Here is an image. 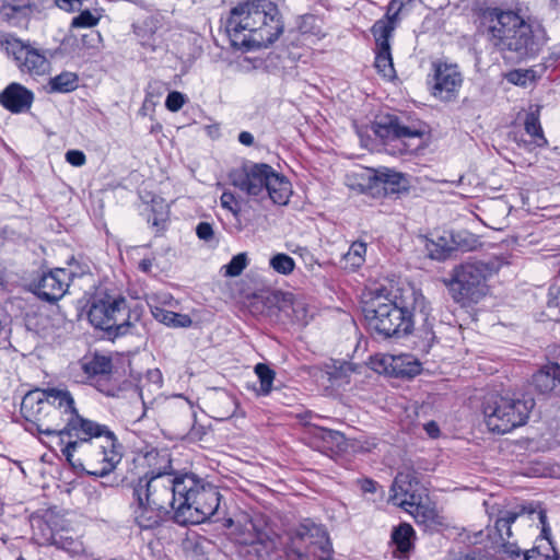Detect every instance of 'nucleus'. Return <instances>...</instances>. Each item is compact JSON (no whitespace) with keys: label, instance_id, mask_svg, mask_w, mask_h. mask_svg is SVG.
<instances>
[{"label":"nucleus","instance_id":"f257e3e1","mask_svg":"<svg viewBox=\"0 0 560 560\" xmlns=\"http://www.w3.org/2000/svg\"><path fill=\"white\" fill-rule=\"evenodd\" d=\"M47 409L37 433L56 440L73 467L105 477L120 463L124 447L116 434L106 424L79 415L72 395L69 407L56 401L47 405Z\"/></svg>","mask_w":560,"mask_h":560},{"label":"nucleus","instance_id":"f03ea898","mask_svg":"<svg viewBox=\"0 0 560 560\" xmlns=\"http://www.w3.org/2000/svg\"><path fill=\"white\" fill-rule=\"evenodd\" d=\"M144 460L148 470L129 482V508L133 522L141 529H154L166 521V508L174 499L172 490L179 480V471L173 469L166 450L153 448L145 453Z\"/></svg>","mask_w":560,"mask_h":560},{"label":"nucleus","instance_id":"7ed1b4c3","mask_svg":"<svg viewBox=\"0 0 560 560\" xmlns=\"http://www.w3.org/2000/svg\"><path fill=\"white\" fill-rule=\"evenodd\" d=\"M225 31L234 48L252 51L278 40L284 31V23L273 1L246 0L231 9Z\"/></svg>","mask_w":560,"mask_h":560},{"label":"nucleus","instance_id":"20e7f679","mask_svg":"<svg viewBox=\"0 0 560 560\" xmlns=\"http://www.w3.org/2000/svg\"><path fill=\"white\" fill-rule=\"evenodd\" d=\"M428 308L427 299L415 288H409L399 298L377 290L364 303L363 314L366 327L374 336L399 339L412 332L417 312L428 319Z\"/></svg>","mask_w":560,"mask_h":560},{"label":"nucleus","instance_id":"39448f33","mask_svg":"<svg viewBox=\"0 0 560 560\" xmlns=\"http://www.w3.org/2000/svg\"><path fill=\"white\" fill-rule=\"evenodd\" d=\"M483 20L489 42L505 60L521 62L533 58L545 43L541 31H535L515 11L490 8Z\"/></svg>","mask_w":560,"mask_h":560},{"label":"nucleus","instance_id":"423d86ee","mask_svg":"<svg viewBox=\"0 0 560 560\" xmlns=\"http://www.w3.org/2000/svg\"><path fill=\"white\" fill-rule=\"evenodd\" d=\"M172 495L174 499L166 508V518L173 511L174 520L182 525L209 521L220 508L219 489L191 471L179 474V480L175 483Z\"/></svg>","mask_w":560,"mask_h":560},{"label":"nucleus","instance_id":"0eeeda50","mask_svg":"<svg viewBox=\"0 0 560 560\" xmlns=\"http://www.w3.org/2000/svg\"><path fill=\"white\" fill-rule=\"evenodd\" d=\"M229 178L236 189L260 202L270 199L275 205L284 206L292 195L290 180L266 163L244 164L233 170Z\"/></svg>","mask_w":560,"mask_h":560},{"label":"nucleus","instance_id":"6e6552de","mask_svg":"<svg viewBox=\"0 0 560 560\" xmlns=\"http://www.w3.org/2000/svg\"><path fill=\"white\" fill-rule=\"evenodd\" d=\"M142 315V305L130 306L126 298L108 293L95 294L88 312L90 323L114 338L139 334Z\"/></svg>","mask_w":560,"mask_h":560},{"label":"nucleus","instance_id":"1a4fd4ad","mask_svg":"<svg viewBox=\"0 0 560 560\" xmlns=\"http://www.w3.org/2000/svg\"><path fill=\"white\" fill-rule=\"evenodd\" d=\"M233 536L238 545L247 546L248 553H254L259 560L271 558L284 548L283 537L262 514L244 515L233 522Z\"/></svg>","mask_w":560,"mask_h":560},{"label":"nucleus","instance_id":"9d476101","mask_svg":"<svg viewBox=\"0 0 560 560\" xmlns=\"http://www.w3.org/2000/svg\"><path fill=\"white\" fill-rule=\"evenodd\" d=\"M534 406L529 395L491 396L483 404L486 425L493 433H509L527 423Z\"/></svg>","mask_w":560,"mask_h":560},{"label":"nucleus","instance_id":"9b49d317","mask_svg":"<svg viewBox=\"0 0 560 560\" xmlns=\"http://www.w3.org/2000/svg\"><path fill=\"white\" fill-rule=\"evenodd\" d=\"M491 268L482 261H466L455 266L448 278L443 279L452 300L467 306L478 303L488 292Z\"/></svg>","mask_w":560,"mask_h":560},{"label":"nucleus","instance_id":"f8f14e48","mask_svg":"<svg viewBox=\"0 0 560 560\" xmlns=\"http://www.w3.org/2000/svg\"><path fill=\"white\" fill-rule=\"evenodd\" d=\"M287 560H331V545L322 525L301 524L287 548Z\"/></svg>","mask_w":560,"mask_h":560},{"label":"nucleus","instance_id":"ddd939ff","mask_svg":"<svg viewBox=\"0 0 560 560\" xmlns=\"http://www.w3.org/2000/svg\"><path fill=\"white\" fill-rule=\"evenodd\" d=\"M1 48L12 57L19 70L32 77H42L50 71V55L47 49L38 47L28 40L24 42L13 35L1 39Z\"/></svg>","mask_w":560,"mask_h":560},{"label":"nucleus","instance_id":"4468645a","mask_svg":"<svg viewBox=\"0 0 560 560\" xmlns=\"http://www.w3.org/2000/svg\"><path fill=\"white\" fill-rule=\"evenodd\" d=\"M62 404L69 407L71 402V393L63 388H35L26 393L21 402V415L26 421V431L32 434L37 433L38 423H42L45 416L47 405Z\"/></svg>","mask_w":560,"mask_h":560},{"label":"nucleus","instance_id":"2eb2a0df","mask_svg":"<svg viewBox=\"0 0 560 560\" xmlns=\"http://www.w3.org/2000/svg\"><path fill=\"white\" fill-rule=\"evenodd\" d=\"M431 94L442 101L451 102L458 96L463 85V74L455 63L435 61L432 63V77L429 80Z\"/></svg>","mask_w":560,"mask_h":560},{"label":"nucleus","instance_id":"dca6fc26","mask_svg":"<svg viewBox=\"0 0 560 560\" xmlns=\"http://www.w3.org/2000/svg\"><path fill=\"white\" fill-rule=\"evenodd\" d=\"M373 131L383 140H421L425 133L420 124L406 125L398 116L384 115L377 118L372 126Z\"/></svg>","mask_w":560,"mask_h":560},{"label":"nucleus","instance_id":"f3484780","mask_svg":"<svg viewBox=\"0 0 560 560\" xmlns=\"http://www.w3.org/2000/svg\"><path fill=\"white\" fill-rule=\"evenodd\" d=\"M389 502L412 513L420 508L419 482L410 472H398L390 487Z\"/></svg>","mask_w":560,"mask_h":560},{"label":"nucleus","instance_id":"a211bd4d","mask_svg":"<svg viewBox=\"0 0 560 560\" xmlns=\"http://www.w3.org/2000/svg\"><path fill=\"white\" fill-rule=\"evenodd\" d=\"M73 272L66 268H56L44 273L34 284L33 292L43 301L54 303L67 292Z\"/></svg>","mask_w":560,"mask_h":560},{"label":"nucleus","instance_id":"6ab92c4d","mask_svg":"<svg viewBox=\"0 0 560 560\" xmlns=\"http://www.w3.org/2000/svg\"><path fill=\"white\" fill-rule=\"evenodd\" d=\"M266 304L270 307H276L278 311L289 314V308L292 311V316L298 323H306L308 311L302 300L294 299L291 293L275 291L265 296Z\"/></svg>","mask_w":560,"mask_h":560},{"label":"nucleus","instance_id":"aec40b11","mask_svg":"<svg viewBox=\"0 0 560 560\" xmlns=\"http://www.w3.org/2000/svg\"><path fill=\"white\" fill-rule=\"evenodd\" d=\"M33 98L32 91L15 82L0 93V104L11 113L27 110L32 106Z\"/></svg>","mask_w":560,"mask_h":560},{"label":"nucleus","instance_id":"412c9836","mask_svg":"<svg viewBox=\"0 0 560 560\" xmlns=\"http://www.w3.org/2000/svg\"><path fill=\"white\" fill-rule=\"evenodd\" d=\"M533 385L540 394L560 395V364L548 363L533 375Z\"/></svg>","mask_w":560,"mask_h":560},{"label":"nucleus","instance_id":"4be33fe9","mask_svg":"<svg viewBox=\"0 0 560 560\" xmlns=\"http://www.w3.org/2000/svg\"><path fill=\"white\" fill-rule=\"evenodd\" d=\"M394 553L399 558H408L415 548L416 532L408 523H400L395 526L390 535Z\"/></svg>","mask_w":560,"mask_h":560},{"label":"nucleus","instance_id":"5701e85b","mask_svg":"<svg viewBox=\"0 0 560 560\" xmlns=\"http://www.w3.org/2000/svg\"><path fill=\"white\" fill-rule=\"evenodd\" d=\"M33 13L30 0L8 2L2 4L0 14L8 23L18 27H26Z\"/></svg>","mask_w":560,"mask_h":560},{"label":"nucleus","instance_id":"b1692460","mask_svg":"<svg viewBox=\"0 0 560 560\" xmlns=\"http://www.w3.org/2000/svg\"><path fill=\"white\" fill-rule=\"evenodd\" d=\"M80 369L84 373L81 382H92L95 378H102L112 372V360L104 355L84 357L80 363Z\"/></svg>","mask_w":560,"mask_h":560},{"label":"nucleus","instance_id":"393cba45","mask_svg":"<svg viewBox=\"0 0 560 560\" xmlns=\"http://www.w3.org/2000/svg\"><path fill=\"white\" fill-rule=\"evenodd\" d=\"M79 86V75L74 72L62 71L49 79L47 90L49 93H70Z\"/></svg>","mask_w":560,"mask_h":560},{"label":"nucleus","instance_id":"a878e982","mask_svg":"<svg viewBox=\"0 0 560 560\" xmlns=\"http://www.w3.org/2000/svg\"><path fill=\"white\" fill-rule=\"evenodd\" d=\"M397 26L393 22L377 20L371 27V33L375 40V48H390V38Z\"/></svg>","mask_w":560,"mask_h":560},{"label":"nucleus","instance_id":"bb28decb","mask_svg":"<svg viewBox=\"0 0 560 560\" xmlns=\"http://www.w3.org/2000/svg\"><path fill=\"white\" fill-rule=\"evenodd\" d=\"M393 373L397 376L412 377L421 372V365L418 361L407 355L392 357Z\"/></svg>","mask_w":560,"mask_h":560},{"label":"nucleus","instance_id":"cd10ccee","mask_svg":"<svg viewBox=\"0 0 560 560\" xmlns=\"http://www.w3.org/2000/svg\"><path fill=\"white\" fill-rule=\"evenodd\" d=\"M152 315L160 323L172 327H188L192 323L188 315L178 314L162 307H154L152 310Z\"/></svg>","mask_w":560,"mask_h":560},{"label":"nucleus","instance_id":"c85d7f7f","mask_svg":"<svg viewBox=\"0 0 560 560\" xmlns=\"http://www.w3.org/2000/svg\"><path fill=\"white\" fill-rule=\"evenodd\" d=\"M374 66L383 78L392 80L396 77L390 48H375Z\"/></svg>","mask_w":560,"mask_h":560},{"label":"nucleus","instance_id":"c756f323","mask_svg":"<svg viewBox=\"0 0 560 560\" xmlns=\"http://www.w3.org/2000/svg\"><path fill=\"white\" fill-rule=\"evenodd\" d=\"M524 128L525 131L532 137V142L536 147L544 148L548 144V141L544 136V131L537 113L530 112L526 115Z\"/></svg>","mask_w":560,"mask_h":560},{"label":"nucleus","instance_id":"7c9ffc66","mask_svg":"<svg viewBox=\"0 0 560 560\" xmlns=\"http://www.w3.org/2000/svg\"><path fill=\"white\" fill-rule=\"evenodd\" d=\"M425 247L429 256L435 260H445L454 250L453 244L444 236H439L436 240H428Z\"/></svg>","mask_w":560,"mask_h":560},{"label":"nucleus","instance_id":"2f4dec72","mask_svg":"<svg viewBox=\"0 0 560 560\" xmlns=\"http://www.w3.org/2000/svg\"><path fill=\"white\" fill-rule=\"evenodd\" d=\"M374 179L375 182L388 185L393 191H398L401 188H405L406 184V178L401 173H397L388 168L376 171Z\"/></svg>","mask_w":560,"mask_h":560},{"label":"nucleus","instance_id":"473e14b6","mask_svg":"<svg viewBox=\"0 0 560 560\" xmlns=\"http://www.w3.org/2000/svg\"><path fill=\"white\" fill-rule=\"evenodd\" d=\"M269 266L278 273L288 276L291 275L295 268L294 259L284 253L273 255L269 260Z\"/></svg>","mask_w":560,"mask_h":560},{"label":"nucleus","instance_id":"72a5a7b5","mask_svg":"<svg viewBox=\"0 0 560 560\" xmlns=\"http://www.w3.org/2000/svg\"><path fill=\"white\" fill-rule=\"evenodd\" d=\"M299 28L302 34L322 38L325 33L322 28V20L313 14L304 15L300 22Z\"/></svg>","mask_w":560,"mask_h":560},{"label":"nucleus","instance_id":"f704fd0d","mask_svg":"<svg viewBox=\"0 0 560 560\" xmlns=\"http://www.w3.org/2000/svg\"><path fill=\"white\" fill-rule=\"evenodd\" d=\"M255 373L260 382V393L268 395L271 390L275 380V372L265 363H258L255 366Z\"/></svg>","mask_w":560,"mask_h":560},{"label":"nucleus","instance_id":"c9c22d12","mask_svg":"<svg viewBox=\"0 0 560 560\" xmlns=\"http://www.w3.org/2000/svg\"><path fill=\"white\" fill-rule=\"evenodd\" d=\"M504 78L514 85L525 86L528 81L536 80V72L533 69H514L509 71Z\"/></svg>","mask_w":560,"mask_h":560},{"label":"nucleus","instance_id":"e433bc0d","mask_svg":"<svg viewBox=\"0 0 560 560\" xmlns=\"http://www.w3.org/2000/svg\"><path fill=\"white\" fill-rule=\"evenodd\" d=\"M518 513L512 511H506L500 517H498L494 527L501 539H504V536L508 538L511 537V525L516 521Z\"/></svg>","mask_w":560,"mask_h":560},{"label":"nucleus","instance_id":"4c0bfd02","mask_svg":"<svg viewBox=\"0 0 560 560\" xmlns=\"http://www.w3.org/2000/svg\"><path fill=\"white\" fill-rule=\"evenodd\" d=\"M366 254V244L364 242H353L345 255V259L351 264L352 267H360L364 262Z\"/></svg>","mask_w":560,"mask_h":560},{"label":"nucleus","instance_id":"58836bf2","mask_svg":"<svg viewBox=\"0 0 560 560\" xmlns=\"http://www.w3.org/2000/svg\"><path fill=\"white\" fill-rule=\"evenodd\" d=\"M248 265V258L246 253H240L232 257L230 262L224 266L225 276L228 277H237Z\"/></svg>","mask_w":560,"mask_h":560},{"label":"nucleus","instance_id":"ea45409f","mask_svg":"<svg viewBox=\"0 0 560 560\" xmlns=\"http://www.w3.org/2000/svg\"><path fill=\"white\" fill-rule=\"evenodd\" d=\"M100 22V16H96L91 13L90 10H81L80 13L74 16L71 21V27L73 28H82V27H93L96 26Z\"/></svg>","mask_w":560,"mask_h":560},{"label":"nucleus","instance_id":"a19ab883","mask_svg":"<svg viewBox=\"0 0 560 560\" xmlns=\"http://www.w3.org/2000/svg\"><path fill=\"white\" fill-rule=\"evenodd\" d=\"M220 205L222 208L226 209L228 211H230L234 218H238L240 214H241V202L240 200L235 197L234 192L230 191V190H225L222 192L221 197H220Z\"/></svg>","mask_w":560,"mask_h":560},{"label":"nucleus","instance_id":"79ce46f5","mask_svg":"<svg viewBox=\"0 0 560 560\" xmlns=\"http://www.w3.org/2000/svg\"><path fill=\"white\" fill-rule=\"evenodd\" d=\"M50 545L72 555L79 553L81 550V545L72 537L52 536Z\"/></svg>","mask_w":560,"mask_h":560},{"label":"nucleus","instance_id":"37998d69","mask_svg":"<svg viewBox=\"0 0 560 560\" xmlns=\"http://www.w3.org/2000/svg\"><path fill=\"white\" fill-rule=\"evenodd\" d=\"M402 8H404L402 1L390 0L387 5V9H386L385 16L382 20L393 22L397 26L398 21H399L398 16H399V13Z\"/></svg>","mask_w":560,"mask_h":560},{"label":"nucleus","instance_id":"c03bdc74","mask_svg":"<svg viewBox=\"0 0 560 560\" xmlns=\"http://www.w3.org/2000/svg\"><path fill=\"white\" fill-rule=\"evenodd\" d=\"M185 95L180 92L173 91L170 92L166 101H165V107L170 112H178L185 104Z\"/></svg>","mask_w":560,"mask_h":560},{"label":"nucleus","instance_id":"a18cd8bd","mask_svg":"<svg viewBox=\"0 0 560 560\" xmlns=\"http://www.w3.org/2000/svg\"><path fill=\"white\" fill-rule=\"evenodd\" d=\"M196 234L200 240L205 242L212 241L214 238V231L212 224H210L209 222L198 223V225L196 226Z\"/></svg>","mask_w":560,"mask_h":560},{"label":"nucleus","instance_id":"49530a36","mask_svg":"<svg viewBox=\"0 0 560 560\" xmlns=\"http://www.w3.org/2000/svg\"><path fill=\"white\" fill-rule=\"evenodd\" d=\"M556 551L553 550V556L541 553L539 548H533L524 552V556H517L520 560H555Z\"/></svg>","mask_w":560,"mask_h":560},{"label":"nucleus","instance_id":"de8ad7c7","mask_svg":"<svg viewBox=\"0 0 560 560\" xmlns=\"http://www.w3.org/2000/svg\"><path fill=\"white\" fill-rule=\"evenodd\" d=\"M66 161L72 166L80 167L85 164V154L80 150H69L66 153Z\"/></svg>","mask_w":560,"mask_h":560},{"label":"nucleus","instance_id":"09e8293b","mask_svg":"<svg viewBox=\"0 0 560 560\" xmlns=\"http://www.w3.org/2000/svg\"><path fill=\"white\" fill-rule=\"evenodd\" d=\"M84 0H55L56 5L67 12L81 11Z\"/></svg>","mask_w":560,"mask_h":560},{"label":"nucleus","instance_id":"8fccbe9b","mask_svg":"<svg viewBox=\"0 0 560 560\" xmlns=\"http://www.w3.org/2000/svg\"><path fill=\"white\" fill-rule=\"evenodd\" d=\"M91 383H93L101 393H104L108 396L114 394L115 387L110 383V374L106 375L104 380L97 377Z\"/></svg>","mask_w":560,"mask_h":560},{"label":"nucleus","instance_id":"3c124183","mask_svg":"<svg viewBox=\"0 0 560 560\" xmlns=\"http://www.w3.org/2000/svg\"><path fill=\"white\" fill-rule=\"evenodd\" d=\"M162 83L160 81L150 82L145 91V102H151L154 96L161 94Z\"/></svg>","mask_w":560,"mask_h":560},{"label":"nucleus","instance_id":"603ef678","mask_svg":"<svg viewBox=\"0 0 560 560\" xmlns=\"http://www.w3.org/2000/svg\"><path fill=\"white\" fill-rule=\"evenodd\" d=\"M504 553L510 560H520L517 556H524V552L515 545H503Z\"/></svg>","mask_w":560,"mask_h":560},{"label":"nucleus","instance_id":"864d4df0","mask_svg":"<svg viewBox=\"0 0 560 560\" xmlns=\"http://www.w3.org/2000/svg\"><path fill=\"white\" fill-rule=\"evenodd\" d=\"M360 488L364 493H374L377 490V482L372 479H362L359 481Z\"/></svg>","mask_w":560,"mask_h":560},{"label":"nucleus","instance_id":"5fc2aeb1","mask_svg":"<svg viewBox=\"0 0 560 560\" xmlns=\"http://www.w3.org/2000/svg\"><path fill=\"white\" fill-rule=\"evenodd\" d=\"M537 514H538L539 522L542 525L541 534L547 539V541L550 544V540H549L550 529L547 526V515H546V512L544 510H539L537 512Z\"/></svg>","mask_w":560,"mask_h":560},{"label":"nucleus","instance_id":"6e6d98bb","mask_svg":"<svg viewBox=\"0 0 560 560\" xmlns=\"http://www.w3.org/2000/svg\"><path fill=\"white\" fill-rule=\"evenodd\" d=\"M424 430L431 438H436L440 434V428L438 423L434 421H429L428 423H425Z\"/></svg>","mask_w":560,"mask_h":560},{"label":"nucleus","instance_id":"4d7b16f0","mask_svg":"<svg viewBox=\"0 0 560 560\" xmlns=\"http://www.w3.org/2000/svg\"><path fill=\"white\" fill-rule=\"evenodd\" d=\"M238 141L242 144L249 147L254 143V136L248 131H242L238 135Z\"/></svg>","mask_w":560,"mask_h":560},{"label":"nucleus","instance_id":"13d9d810","mask_svg":"<svg viewBox=\"0 0 560 560\" xmlns=\"http://www.w3.org/2000/svg\"><path fill=\"white\" fill-rule=\"evenodd\" d=\"M153 265V258H143L139 261L138 268L144 273L151 272Z\"/></svg>","mask_w":560,"mask_h":560},{"label":"nucleus","instance_id":"bf43d9fd","mask_svg":"<svg viewBox=\"0 0 560 560\" xmlns=\"http://www.w3.org/2000/svg\"><path fill=\"white\" fill-rule=\"evenodd\" d=\"M320 432H322V438L324 440L336 441L338 438L341 436V434L335 430L322 429Z\"/></svg>","mask_w":560,"mask_h":560},{"label":"nucleus","instance_id":"052dcab7","mask_svg":"<svg viewBox=\"0 0 560 560\" xmlns=\"http://www.w3.org/2000/svg\"><path fill=\"white\" fill-rule=\"evenodd\" d=\"M222 402L226 404V405H230L231 407L235 408V402H234L232 397L224 396L222 398ZM233 412H234V409H232L231 413H233ZM229 416H230V412H228L223 418H228Z\"/></svg>","mask_w":560,"mask_h":560},{"label":"nucleus","instance_id":"680f3d73","mask_svg":"<svg viewBox=\"0 0 560 560\" xmlns=\"http://www.w3.org/2000/svg\"><path fill=\"white\" fill-rule=\"evenodd\" d=\"M150 375H151V377H152V378H159V380H161V373H160V371H159V370H155V371L150 372Z\"/></svg>","mask_w":560,"mask_h":560},{"label":"nucleus","instance_id":"e2e57ef3","mask_svg":"<svg viewBox=\"0 0 560 560\" xmlns=\"http://www.w3.org/2000/svg\"><path fill=\"white\" fill-rule=\"evenodd\" d=\"M91 35L95 36L97 39H100V38H101L100 33H91Z\"/></svg>","mask_w":560,"mask_h":560},{"label":"nucleus","instance_id":"0e129e2a","mask_svg":"<svg viewBox=\"0 0 560 560\" xmlns=\"http://www.w3.org/2000/svg\"><path fill=\"white\" fill-rule=\"evenodd\" d=\"M432 514H433L432 520L439 518L438 514H434L433 512H432Z\"/></svg>","mask_w":560,"mask_h":560},{"label":"nucleus","instance_id":"69168bd1","mask_svg":"<svg viewBox=\"0 0 560 560\" xmlns=\"http://www.w3.org/2000/svg\"><path fill=\"white\" fill-rule=\"evenodd\" d=\"M16 560H26L24 557L20 556Z\"/></svg>","mask_w":560,"mask_h":560},{"label":"nucleus","instance_id":"338daca9","mask_svg":"<svg viewBox=\"0 0 560 560\" xmlns=\"http://www.w3.org/2000/svg\"><path fill=\"white\" fill-rule=\"evenodd\" d=\"M534 512H535V510H533V509L528 510V513H529V514H532V513H534Z\"/></svg>","mask_w":560,"mask_h":560}]
</instances>
